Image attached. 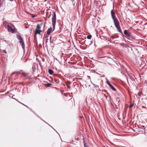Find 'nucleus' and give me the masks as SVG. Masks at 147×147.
Listing matches in <instances>:
<instances>
[{
	"label": "nucleus",
	"instance_id": "obj_1",
	"mask_svg": "<svg viewBox=\"0 0 147 147\" xmlns=\"http://www.w3.org/2000/svg\"><path fill=\"white\" fill-rule=\"evenodd\" d=\"M111 14L115 26L118 31L121 33V30L120 26L119 23L115 16V12L112 10L111 11Z\"/></svg>",
	"mask_w": 147,
	"mask_h": 147
},
{
	"label": "nucleus",
	"instance_id": "obj_2",
	"mask_svg": "<svg viewBox=\"0 0 147 147\" xmlns=\"http://www.w3.org/2000/svg\"><path fill=\"white\" fill-rule=\"evenodd\" d=\"M14 74H15L16 76H18V75L19 74H22L23 76L26 77V79H29L30 78V77L27 76L28 74L22 71H20L19 72H13L11 74V75L12 76Z\"/></svg>",
	"mask_w": 147,
	"mask_h": 147
},
{
	"label": "nucleus",
	"instance_id": "obj_3",
	"mask_svg": "<svg viewBox=\"0 0 147 147\" xmlns=\"http://www.w3.org/2000/svg\"><path fill=\"white\" fill-rule=\"evenodd\" d=\"M42 24V23H41L37 25L36 28L35 30L34 33L35 35H36L37 34H40V32H42V31L40 30V28Z\"/></svg>",
	"mask_w": 147,
	"mask_h": 147
},
{
	"label": "nucleus",
	"instance_id": "obj_4",
	"mask_svg": "<svg viewBox=\"0 0 147 147\" xmlns=\"http://www.w3.org/2000/svg\"><path fill=\"white\" fill-rule=\"evenodd\" d=\"M17 38L19 40L24 51L25 50V45L23 38H22L21 36L19 35H18L17 36Z\"/></svg>",
	"mask_w": 147,
	"mask_h": 147
},
{
	"label": "nucleus",
	"instance_id": "obj_5",
	"mask_svg": "<svg viewBox=\"0 0 147 147\" xmlns=\"http://www.w3.org/2000/svg\"><path fill=\"white\" fill-rule=\"evenodd\" d=\"M56 20V15L55 12H53V14L52 17V25L53 28L55 29Z\"/></svg>",
	"mask_w": 147,
	"mask_h": 147
},
{
	"label": "nucleus",
	"instance_id": "obj_6",
	"mask_svg": "<svg viewBox=\"0 0 147 147\" xmlns=\"http://www.w3.org/2000/svg\"><path fill=\"white\" fill-rule=\"evenodd\" d=\"M52 28L51 27H50L48 30L47 33L45 35V37H48L49 35L51 33V32H52Z\"/></svg>",
	"mask_w": 147,
	"mask_h": 147
},
{
	"label": "nucleus",
	"instance_id": "obj_7",
	"mask_svg": "<svg viewBox=\"0 0 147 147\" xmlns=\"http://www.w3.org/2000/svg\"><path fill=\"white\" fill-rule=\"evenodd\" d=\"M8 30L9 32L13 33L14 32L15 30L14 29H13L9 25L7 26Z\"/></svg>",
	"mask_w": 147,
	"mask_h": 147
},
{
	"label": "nucleus",
	"instance_id": "obj_8",
	"mask_svg": "<svg viewBox=\"0 0 147 147\" xmlns=\"http://www.w3.org/2000/svg\"><path fill=\"white\" fill-rule=\"evenodd\" d=\"M100 38L102 39H105L106 40H107L108 41L109 40V37H108L107 36H101L100 37Z\"/></svg>",
	"mask_w": 147,
	"mask_h": 147
},
{
	"label": "nucleus",
	"instance_id": "obj_9",
	"mask_svg": "<svg viewBox=\"0 0 147 147\" xmlns=\"http://www.w3.org/2000/svg\"><path fill=\"white\" fill-rule=\"evenodd\" d=\"M124 34L125 35L129 36L130 35L129 33L127 30H125L124 31Z\"/></svg>",
	"mask_w": 147,
	"mask_h": 147
},
{
	"label": "nucleus",
	"instance_id": "obj_10",
	"mask_svg": "<svg viewBox=\"0 0 147 147\" xmlns=\"http://www.w3.org/2000/svg\"><path fill=\"white\" fill-rule=\"evenodd\" d=\"M48 72L49 74L51 75H52L53 73V70L51 69H48Z\"/></svg>",
	"mask_w": 147,
	"mask_h": 147
},
{
	"label": "nucleus",
	"instance_id": "obj_11",
	"mask_svg": "<svg viewBox=\"0 0 147 147\" xmlns=\"http://www.w3.org/2000/svg\"><path fill=\"white\" fill-rule=\"evenodd\" d=\"M109 87L110 88L113 90H115V89L114 87L111 84L109 85Z\"/></svg>",
	"mask_w": 147,
	"mask_h": 147
},
{
	"label": "nucleus",
	"instance_id": "obj_12",
	"mask_svg": "<svg viewBox=\"0 0 147 147\" xmlns=\"http://www.w3.org/2000/svg\"><path fill=\"white\" fill-rule=\"evenodd\" d=\"M45 85L46 86H47V87H49L51 86L52 85V84L51 83H48L45 84Z\"/></svg>",
	"mask_w": 147,
	"mask_h": 147
},
{
	"label": "nucleus",
	"instance_id": "obj_13",
	"mask_svg": "<svg viewBox=\"0 0 147 147\" xmlns=\"http://www.w3.org/2000/svg\"><path fill=\"white\" fill-rule=\"evenodd\" d=\"M87 38L88 39H90L92 37V36L91 35H89L87 36Z\"/></svg>",
	"mask_w": 147,
	"mask_h": 147
},
{
	"label": "nucleus",
	"instance_id": "obj_14",
	"mask_svg": "<svg viewBox=\"0 0 147 147\" xmlns=\"http://www.w3.org/2000/svg\"><path fill=\"white\" fill-rule=\"evenodd\" d=\"M57 39V38L56 37H54L53 38V41H55V40Z\"/></svg>",
	"mask_w": 147,
	"mask_h": 147
},
{
	"label": "nucleus",
	"instance_id": "obj_15",
	"mask_svg": "<svg viewBox=\"0 0 147 147\" xmlns=\"http://www.w3.org/2000/svg\"><path fill=\"white\" fill-rule=\"evenodd\" d=\"M3 53H5V54L7 53V52L5 50H3Z\"/></svg>",
	"mask_w": 147,
	"mask_h": 147
},
{
	"label": "nucleus",
	"instance_id": "obj_16",
	"mask_svg": "<svg viewBox=\"0 0 147 147\" xmlns=\"http://www.w3.org/2000/svg\"><path fill=\"white\" fill-rule=\"evenodd\" d=\"M106 82H107V83H109V82L108 81V80L107 78H106Z\"/></svg>",
	"mask_w": 147,
	"mask_h": 147
},
{
	"label": "nucleus",
	"instance_id": "obj_17",
	"mask_svg": "<svg viewBox=\"0 0 147 147\" xmlns=\"http://www.w3.org/2000/svg\"><path fill=\"white\" fill-rule=\"evenodd\" d=\"M107 84L109 86V85H111V84H110L109 82L107 83Z\"/></svg>",
	"mask_w": 147,
	"mask_h": 147
},
{
	"label": "nucleus",
	"instance_id": "obj_18",
	"mask_svg": "<svg viewBox=\"0 0 147 147\" xmlns=\"http://www.w3.org/2000/svg\"><path fill=\"white\" fill-rule=\"evenodd\" d=\"M51 37H50V42H52V41L51 40Z\"/></svg>",
	"mask_w": 147,
	"mask_h": 147
},
{
	"label": "nucleus",
	"instance_id": "obj_19",
	"mask_svg": "<svg viewBox=\"0 0 147 147\" xmlns=\"http://www.w3.org/2000/svg\"><path fill=\"white\" fill-rule=\"evenodd\" d=\"M93 84L94 87H96V86H97V85H96L95 84Z\"/></svg>",
	"mask_w": 147,
	"mask_h": 147
},
{
	"label": "nucleus",
	"instance_id": "obj_20",
	"mask_svg": "<svg viewBox=\"0 0 147 147\" xmlns=\"http://www.w3.org/2000/svg\"><path fill=\"white\" fill-rule=\"evenodd\" d=\"M19 102L21 104H22L23 105H24V106H25V105L24 104L22 103L21 102Z\"/></svg>",
	"mask_w": 147,
	"mask_h": 147
},
{
	"label": "nucleus",
	"instance_id": "obj_21",
	"mask_svg": "<svg viewBox=\"0 0 147 147\" xmlns=\"http://www.w3.org/2000/svg\"><path fill=\"white\" fill-rule=\"evenodd\" d=\"M84 147H88V146H86L85 144H84Z\"/></svg>",
	"mask_w": 147,
	"mask_h": 147
},
{
	"label": "nucleus",
	"instance_id": "obj_22",
	"mask_svg": "<svg viewBox=\"0 0 147 147\" xmlns=\"http://www.w3.org/2000/svg\"><path fill=\"white\" fill-rule=\"evenodd\" d=\"M24 106H26V107H27L28 108V106H27L26 105H25Z\"/></svg>",
	"mask_w": 147,
	"mask_h": 147
},
{
	"label": "nucleus",
	"instance_id": "obj_23",
	"mask_svg": "<svg viewBox=\"0 0 147 147\" xmlns=\"http://www.w3.org/2000/svg\"><path fill=\"white\" fill-rule=\"evenodd\" d=\"M9 1H13V0H9Z\"/></svg>",
	"mask_w": 147,
	"mask_h": 147
},
{
	"label": "nucleus",
	"instance_id": "obj_24",
	"mask_svg": "<svg viewBox=\"0 0 147 147\" xmlns=\"http://www.w3.org/2000/svg\"><path fill=\"white\" fill-rule=\"evenodd\" d=\"M111 38H113V36H111Z\"/></svg>",
	"mask_w": 147,
	"mask_h": 147
},
{
	"label": "nucleus",
	"instance_id": "obj_25",
	"mask_svg": "<svg viewBox=\"0 0 147 147\" xmlns=\"http://www.w3.org/2000/svg\"><path fill=\"white\" fill-rule=\"evenodd\" d=\"M133 106V105H131V106Z\"/></svg>",
	"mask_w": 147,
	"mask_h": 147
}]
</instances>
